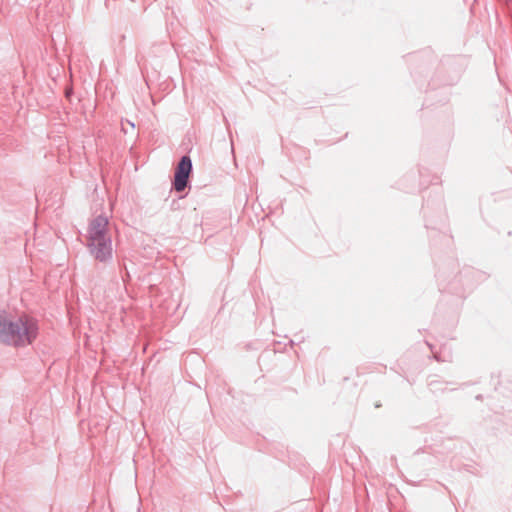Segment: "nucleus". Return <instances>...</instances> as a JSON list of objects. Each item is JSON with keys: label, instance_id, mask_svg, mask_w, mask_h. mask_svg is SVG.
<instances>
[{"label": "nucleus", "instance_id": "20e7f679", "mask_svg": "<svg viewBox=\"0 0 512 512\" xmlns=\"http://www.w3.org/2000/svg\"><path fill=\"white\" fill-rule=\"evenodd\" d=\"M108 224H109L108 218L104 215H99L91 221L89 228L93 229V230H100V231L107 232Z\"/></svg>", "mask_w": 512, "mask_h": 512}, {"label": "nucleus", "instance_id": "f257e3e1", "mask_svg": "<svg viewBox=\"0 0 512 512\" xmlns=\"http://www.w3.org/2000/svg\"><path fill=\"white\" fill-rule=\"evenodd\" d=\"M37 321L27 315L10 316L0 310V342L14 347L30 345L38 335Z\"/></svg>", "mask_w": 512, "mask_h": 512}, {"label": "nucleus", "instance_id": "39448f33", "mask_svg": "<svg viewBox=\"0 0 512 512\" xmlns=\"http://www.w3.org/2000/svg\"><path fill=\"white\" fill-rule=\"evenodd\" d=\"M88 234H89V237H88L89 242L96 241V239L100 240V239H109L110 238V236L107 235V232L100 231V230H93L90 228H88Z\"/></svg>", "mask_w": 512, "mask_h": 512}, {"label": "nucleus", "instance_id": "7ed1b4c3", "mask_svg": "<svg viewBox=\"0 0 512 512\" xmlns=\"http://www.w3.org/2000/svg\"><path fill=\"white\" fill-rule=\"evenodd\" d=\"M90 253L100 262H106L112 258V241L109 239H100L88 243Z\"/></svg>", "mask_w": 512, "mask_h": 512}, {"label": "nucleus", "instance_id": "f03ea898", "mask_svg": "<svg viewBox=\"0 0 512 512\" xmlns=\"http://www.w3.org/2000/svg\"><path fill=\"white\" fill-rule=\"evenodd\" d=\"M192 169L193 166L190 156L183 155L176 166L174 180L172 183L176 192H182L186 189Z\"/></svg>", "mask_w": 512, "mask_h": 512}, {"label": "nucleus", "instance_id": "0eeeda50", "mask_svg": "<svg viewBox=\"0 0 512 512\" xmlns=\"http://www.w3.org/2000/svg\"><path fill=\"white\" fill-rule=\"evenodd\" d=\"M70 94H71V91H67V92H66V96H67V97H69V96H70Z\"/></svg>", "mask_w": 512, "mask_h": 512}, {"label": "nucleus", "instance_id": "423d86ee", "mask_svg": "<svg viewBox=\"0 0 512 512\" xmlns=\"http://www.w3.org/2000/svg\"><path fill=\"white\" fill-rule=\"evenodd\" d=\"M126 124H130V127H131L132 129H134V127H135L134 123L130 122L129 120H126ZM122 131H123L125 134H127V133H128V131H127L126 127H125V122H122Z\"/></svg>", "mask_w": 512, "mask_h": 512}]
</instances>
